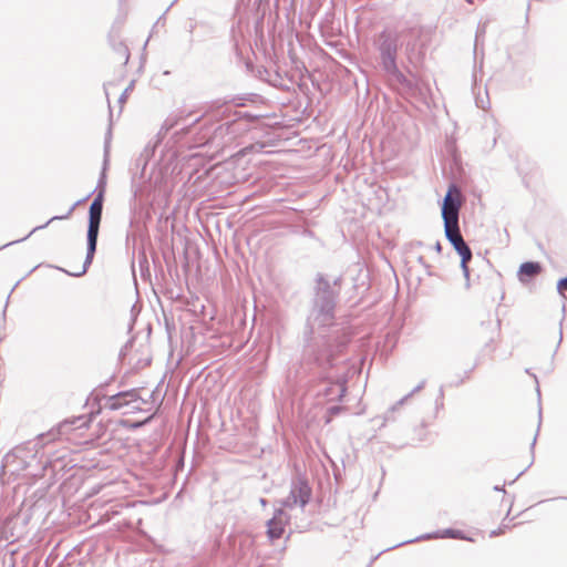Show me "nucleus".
Wrapping results in <instances>:
<instances>
[{"label":"nucleus","mask_w":567,"mask_h":567,"mask_svg":"<svg viewBox=\"0 0 567 567\" xmlns=\"http://www.w3.org/2000/svg\"><path fill=\"white\" fill-rule=\"evenodd\" d=\"M137 399V391L136 390H130V391H123L118 392L114 395H111L107 399L106 405L110 410H120L123 406L127 405L130 402L135 401Z\"/></svg>","instance_id":"obj_11"},{"label":"nucleus","mask_w":567,"mask_h":567,"mask_svg":"<svg viewBox=\"0 0 567 567\" xmlns=\"http://www.w3.org/2000/svg\"><path fill=\"white\" fill-rule=\"evenodd\" d=\"M401 44V32L392 28L383 29L373 39V47L379 53L380 65L389 83L403 93L414 94L416 91L415 83L408 79L398 66V54Z\"/></svg>","instance_id":"obj_2"},{"label":"nucleus","mask_w":567,"mask_h":567,"mask_svg":"<svg viewBox=\"0 0 567 567\" xmlns=\"http://www.w3.org/2000/svg\"><path fill=\"white\" fill-rule=\"evenodd\" d=\"M103 197L102 193L99 192L94 199L92 200L90 208H89V223H87V233H86V256L85 260L83 262L81 271L78 272H69L64 269L65 274L73 277H81L83 276L90 265L93 261L94 255L96 252V246H97V237L100 231V225L102 220V213H103ZM61 270V268H59Z\"/></svg>","instance_id":"obj_3"},{"label":"nucleus","mask_w":567,"mask_h":567,"mask_svg":"<svg viewBox=\"0 0 567 567\" xmlns=\"http://www.w3.org/2000/svg\"><path fill=\"white\" fill-rule=\"evenodd\" d=\"M426 384V381L425 380H422L410 393H408L406 395H404L408 400L410 398H412L414 394L419 393L421 390L424 389Z\"/></svg>","instance_id":"obj_26"},{"label":"nucleus","mask_w":567,"mask_h":567,"mask_svg":"<svg viewBox=\"0 0 567 567\" xmlns=\"http://www.w3.org/2000/svg\"><path fill=\"white\" fill-rule=\"evenodd\" d=\"M417 262L425 269L427 276H433L431 271V266L425 261L424 257L420 256L417 258Z\"/></svg>","instance_id":"obj_27"},{"label":"nucleus","mask_w":567,"mask_h":567,"mask_svg":"<svg viewBox=\"0 0 567 567\" xmlns=\"http://www.w3.org/2000/svg\"><path fill=\"white\" fill-rule=\"evenodd\" d=\"M35 455V446L31 447L28 444L17 445L3 456L2 467L12 475H19L31 466Z\"/></svg>","instance_id":"obj_4"},{"label":"nucleus","mask_w":567,"mask_h":567,"mask_svg":"<svg viewBox=\"0 0 567 567\" xmlns=\"http://www.w3.org/2000/svg\"><path fill=\"white\" fill-rule=\"evenodd\" d=\"M434 250L440 254L442 251V245L440 241H436V244L434 245Z\"/></svg>","instance_id":"obj_30"},{"label":"nucleus","mask_w":567,"mask_h":567,"mask_svg":"<svg viewBox=\"0 0 567 567\" xmlns=\"http://www.w3.org/2000/svg\"><path fill=\"white\" fill-rule=\"evenodd\" d=\"M536 440H537V434L534 436L533 439V442H532V449H534L535 444H536Z\"/></svg>","instance_id":"obj_33"},{"label":"nucleus","mask_w":567,"mask_h":567,"mask_svg":"<svg viewBox=\"0 0 567 567\" xmlns=\"http://www.w3.org/2000/svg\"><path fill=\"white\" fill-rule=\"evenodd\" d=\"M437 538H453V539H464V534L462 530H458V529H453V528H446V529H443V530H436V532H433V533H426V534H423V535H420L413 539H408V540H404L402 543H399L394 546H392L390 549L392 548H396V547H401L403 545H406V544H412V543H416V542H420V540H429V539H437Z\"/></svg>","instance_id":"obj_9"},{"label":"nucleus","mask_w":567,"mask_h":567,"mask_svg":"<svg viewBox=\"0 0 567 567\" xmlns=\"http://www.w3.org/2000/svg\"><path fill=\"white\" fill-rule=\"evenodd\" d=\"M460 193L455 186H451L443 198L441 206V215L444 223V230L452 228H460V209H461Z\"/></svg>","instance_id":"obj_6"},{"label":"nucleus","mask_w":567,"mask_h":567,"mask_svg":"<svg viewBox=\"0 0 567 567\" xmlns=\"http://www.w3.org/2000/svg\"><path fill=\"white\" fill-rule=\"evenodd\" d=\"M445 237L453 246L454 250L463 258L473 257L472 250L467 243L464 240L460 228L445 229Z\"/></svg>","instance_id":"obj_10"},{"label":"nucleus","mask_w":567,"mask_h":567,"mask_svg":"<svg viewBox=\"0 0 567 567\" xmlns=\"http://www.w3.org/2000/svg\"><path fill=\"white\" fill-rule=\"evenodd\" d=\"M312 495L311 486L305 477L298 476L291 481L289 495L280 501V508L292 509L299 506L301 509L310 502Z\"/></svg>","instance_id":"obj_5"},{"label":"nucleus","mask_w":567,"mask_h":567,"mask_svg":"<svg viewBox=\"0 0 567 567\" xmlns=\"http://www.w3.org/2000/svg\"><path fill=\"white\" fill-rule=\"evenodd\" d=\"M567 289V276L564 278H560L557 282V291L563 297L566 298L564 290Z\"/></svg>","instance_id":"obj_22"},{"label":"nucleus","mask_w":567,"mask_h":567,"mask_svg":"<svg viewBox=\"0 0 567 567\" xmlns=\"http://www.w3.org/2000/svg\"><path fill=\"white\" fill-rule=\"evenodd\" d=\"M189 115H190V113L184 114V112H178V113L168 115L166 117V120L163 122V124L157 133L156 144L159 143L164 138V136L173 128L181 126V132L183 134H186L188 132L189 127L200 120V116H198L195 120H193L190 123H187V117Z\"/></svg>","instance_id":"obj_7"},{"label":"nucleus","mask_w":567,"mask_h":567,"mask_svg":"<svg viewBox=\"0 0 567 567\" xmlns=\"http://www.w3.org/2000/svg\"><path fill=\"white\" fill-rule=\"evenodd\" d=\"M486 31V24L484 23L483 25H478V29H477V32H476V41L478 40V38L481 35H484Z\"/></svg>","instance_id":"obj_29"},{"label":"nucleus","mask_w":567,"mask_h":567,"mask_svg":"<svg viewBox=\"0 0 567 567\" xmlns=\"http://www.w3.org/2000/svg\"><path fill=\"white\" fill-rule=\"evenodd\" d=\"M408 401L405 396H403L401 400L395 402L393 405H391L382 415L383 419V425L388 422H393L395 420V412L399 411V409Z\"/></svg>","instance_id":"obj_15"},{"label":"nucleus","mask_w":567,"mask_h":567,"mask_svg":"<svg viewBox=\"0 0 567 567\" xmlns=\"http://www.w3.org/2000/svg\"><path fill=\"white\" fill-rule=\"evenodd\" d=\"M155 147H156V144H154L153 146L147 145L144 148V152L142 153L141 156H144L145 159H147L154 153Z\"/></svg>","instance_id":"obj_28"},{"label":"nucleus","mask_w":567,"mask_h":567,"mask_svg":"<svg viewBox=\"0 0 567 567\" xmlns=\"http://www.w3.org/2000/svg\"><path fill=\"white\" fill-rule=\"evenodd\" d=\"M539 427H540V421L537 424V432L539 431Z\"/></svg>","instance_id":"obj_38"},{"label":"nucleus","mask_w":567,"mask_h":567,"mask_svg":"<svg viewBox=\"0 0 567 567\" xmlns=\"http://www.w3.org/2000/svg\"><path fill=\"white\" fill-rule=\"evenodd\" d=\"M542 265L538 261H525L519 266L517 277L518 280L526 285L530 279L542 272Z\"/></svg>","instance_id":"obj_12"},{"label":"nucleus","mask_w":567,"mask_h":567,"mask_svg":"<svg viewBox=\"0 0 567 567\" xmlns=\"http://www.w3.org/2000/svg\"><path fill=\"white\" fill-rule=\"evenodd\" d=\"M107 153H109V143L106 142L105 143V158H104V167H103V171L101 173V176L97 181V185H96V188H95V192L96 194L99 192L102 193V197L104 198V194H105V187H106V175H105V169H106V165H107Z\"/></svg>","instance_id":"obj_17"},{"label":"nucleus","mask_w":567,"mask_h":567,"mask_svg":"<svg viewBox=\"0 0 567 567\" xmlns=\"http://www.w3.org/2000/svg\"><path fill=\"white\" fill-rule=\"evenodd\" d=\"M341 277L331 282L322 274L316 278L315 296L302 333L303 358L319 367H332L333 358L348 344L350 338L344 332L341 340L332 346V337L320 332L321 329L330 327L334 322V310Z\"/></svg>","instance_id":"obj_1"},{"label":"nucleus","mask_w":567,"mask_h":567,"mask_svg":"<svg viewBox=\"0 0 567 567\" xmlns=\"http://www.w3.org/2000/svg\"><path fill=\"white\" fill-rule=\"evenodd\" d=\"M563 341V330L561 328L559 329V338H558V342H557V347L556 349H558L559 344L561 343ZM557 352V350H555V353Z\"/></svg>","instance_id":"obj_31"},{"label":"nucleus","mask_w":567,"mask_h":567,"mask_svg":"<svg viewBox=\"0 0 567 567\" xmlns=\"http://www.w3.org/2000/svg\"><path fill=\"white\" fill-rule=\"evenodd\" d=\"M74 422L75 421H64L60 423L56 427L51 429L48 433L39 435V441L43 443L55 441L62 434H65L69 430H71V425L74 424Z\"/></svg>","instance_id":"obj_13"},{"label":"nucleus","mask_w":567,"mask_h":567,"mask_svg":"<svg viewBox=\"0 0 567 567\" xmlns=\"http://www.w3.org/2000/svg\"><path fill=\"white\" fill-rule=\"evenodd\" d=\"M333 388H329L327 391H326V396H329L332 392Z\"/></svg>","instance_id":"obj_32"},{"label":"nucleus","mask_w":567,"mask_h":567,"mask_svg":"<svg viewBox=\"0 0 567 567\" xmlns=\"http://www.w3.org/2000/svg\"><path fill=\"white\" fill-rule=\"evenodd\" d=\"M334 389L337 390L336 399L341 401L347 392V386L344 382H338L334 384Z\"/></svg>","instance_id":"obj_20"},{"label":"nucleus","mask_w":567,"mask_h":567,"mask_svg":"<svg viewBox=\"0 0 567 567\" xmlns=\"http://www.w3.org/2000/svg\"><path fill=\"white\" fill-rule=\"evenodd\" d=\"M290 520V516L284 508H277L271 519L268 520L267 535L271 540L279 539L284 532L285 525Z\"/></svg>","instance_id":"obj_8"},{"label":"nucleus","mask_w":567,"mask_h":567,"mask_svg":"<svg viewBox=\"0 0 567 567\" xmlns=\"http://www.w3.org/2000/svg\"><path fill=\"white\" fill-rule=\"evenodd\" d=\"M443 400H444V388H443V385H441L440 389H439V395L435 399V409H436V411H439V410L444 408Z\"/></svg>","instance_id":"obj_21"},{"label":"nucleus","mask_w":567,"mask_h":567,"mask_svg":"<svg viewBox=\"0 0 567 567\" xmlns=\"http://www.w3.org/2000/svg\"><path fill=\"white\" fill-rule=\"evenodd\" d=\"M134 85H135V81H134V80H132V81L130 82V84L126 86V89L123 91V93L120 95V97H118V103H120L121 105H123V104L126 102L128 94H130V93L133 91V89H134Z\"/></svg>","instance_id":"obj_19"},{"label":"nucleus","mask_w":567,"mask_h":567,"mask_svg":"<svg viewBox=\"0 0 567 567\" xmlns=\"http://www.w3.org/2000/svg\"><path fill=\"white\" fill-rule=\"evenodd\" d=\"M260 504H261L262 506H265V505L267 504V499H265V498H260Z\"/></svg>","instance_id":"obj_35"},{"label":"nucleus","mask_w":567,"mask_h":567,"mask_svg":"<svg viewBox=\"0 0 567 567\" xmlns=\"http://www.w3.org/2000/svg\"><path fill=\"white\" fill-rule=\"evenodd\" d=\"M507 528H509V525L503 520L497 529L491 532V537H496L504 534Z\"/></svg>","instance_id":"obj_25"},{"label":"nucleus","mask_w":567,"mask_h":567,"mask_svg":"<svg viewBox=\"0 0 567 567\" xmlns=\"http://www.w3.org/2000/svg\"><path fill=\"white\" fill-rule=\"evenodd\" d=\"M116 50L120 53V55L124 59V63H127L130 59L128 49L122 43H120Z\"/></svg>","instance_id":"obj_24"},{"label":"nucleus","mask_w":567,"mask_h":567,"mask_svg":"<svg viewBox=\"0 0 567 567\" xmlns=\"http://www.w3.org/2000/svg\"><path fill=\"white\" fill-rule=\"evenodd\" d=\"M494 489L497 491V492H505V489L503 487H499V486H495Z\"/></svg>","instance_id":"obj_34"},{"label":"nucleus","mask_w":567,"mask_h":567,"mask_svg":"<svg viewBox=\"0 0 567 567\" xmlns=\"http://www.w3.org/2000/svg\"><path fill=\"white\" fill-rule=\"evenodd\" d=\"M475 102H476L477 107H480L482 110H487L489 107V99L487 96L486 97L477 96Z\"/></svg>","instance_id":"obj_23"},{"label":"nucleus","mask_w":567,"mask_h":567,"mask_svg":"<svg viewBox=\"0 0 567 567\" xmlns=\"http://www.w3.org/2000/svg\"><path fill=\"white\" fill-rule=\"evenodd\" d=\"M92 193H90L87 196H85L84 198L82 199H79L78 202H75L71 207L70 209L68 210V213L65 215H60V216H53L51 217L45 224L43 225H40V226H37L34 227L24 238H22L21 240H24L27 239L28 237H30L32 234H34L35 231L40 230V229H44L45 227L49 226V224H51L52 221L54 220H63V219H68L71 217L72 213L74 212L75 207L79 206L80 204L84 203L85 200H87L90 197H91Z\"/></svg>","instance_id":"obj_14"},{"label":"nucleus","mask_w":567,"mask_h":567,"mask_svg":"<svg viewBox=\"0 0 567 567\" xmlns=\"http://www.w3.org/2000/svg\"><path fill=\"white\" fill-rule=\"evenodd\" d=\"M471 260H472V257L463 258L460 264V267L462 269V272H463V276L465 279V288L466 289H470V287H471V278H470L471 272H470V267H468V262Z\"/></svg>","instance_id":"obj_18"},{"label":"nucleus","mask_w":567,"mask_h":567,"mask_svg":"<svg viewBox=\"0 0 567 567\" xmlns=\"http://www.w3.org/2000/svg\"><path fill=\"white\" fill-rule=\"evenodd\" d=\"M536 390H537V394H538V396H540V390H539V388L537 386V389H536Z\"/></svg>","instance_id":"obj_37"},{"label":"nucleus","mask_w":567,"mask_h":567,"mask_svg":"<svg viewBox=\"0 0 567 567\" xmlns=\"http://www.w3.org/2000/svg\"><path fill=\"white\" fill-rule=\"evenodd\" d=\"M408 401L405 396H403L401 400L395 402L393 405H391L382 415L383 419V425L388 422H393L395 420V412L399 411V409Z\"/></svg>","instance_id":"obj_16"},{"label":"nucleus","mask_w":567,"mask_h":567,"mask_svg":"<svg viewBox=\"0 0 567 567\" xmlns=\"http://www.w3.org/2000/svg\"><path fill=\"white\" fill-rule=\"evenodd\" d=\"M330 410H331V412H333V413H334V412L339 411V408H338V406H333V408H331Z\"/></svg>","instance_id":"obj_36"}]
</instances>
